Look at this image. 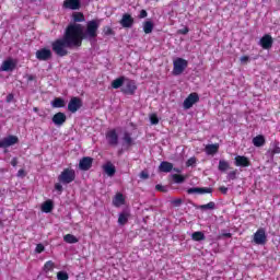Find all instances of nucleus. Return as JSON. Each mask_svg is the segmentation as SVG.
<instances>
[{
  "instance_id": "nucleus-1",
  "label": "nucleus",
  "mask_w": 280,
  "mask_h": 280,
  "mask_svg": "<svg viewBox=\"0 0 280 280\" xmlns=\"http://www.w3.org/2000/svg\"><path fill=\"white\" fill-rule=\"evenodd\" d=\"M74 23H70L62 35L61 38L56 39L51 43L52 51L59 58H65L69 56V50L67 49H79L82 47L83 40H93L97 38V30H100V20H91L86 23V28L78 23H84V13L75 12L72 14Z\"/></svg>"
},
{
  "instance_id": "nucleus-2",
  "label": "nucleus",
  "mask_w": 280,
  "mask_h": 280,
  "mask_svg": "<svg viewBox=\"0 0 280 280\" xmlns=\"http://www.w3.org/2000/svg\"><path fill=\"white\" fill-rule=\"evenodd\" d=\"M59 183L62 185H69L75 180V171L70 168H65L61 174L58 176Z\"/></svg>"
},
{
  "instance_id": "nucleus-3",
  "label": "nucleus",
  "mask_w": 280,
  "mask_h": 280,
  "mask_svg": "<svg viewBox=\"0 0 280 280\" xmlns=\"http://www.w3.org/2000/svg\"><path fill=\"white\" fill-rule=\"evenodd\" d=\"M189 62L183 58H177L173 61V75H182L187 69Z\"/></svg>"
},
{
  "instance_id": "nucleus-4",
  "label": "nucleus",
  "mask_w": 280,
  "mask_h": 280,
  "mask_svg": "<svg viewBox=\"0 0 280 280\" xmlns=\"http://www.w3.org/2000/svg\"><path fill=\"white\" fill-rule=\"evenodd\" d=\"M120 91L121 93H124V95H135L137 91V83L135 82V80L125 79V83L121 86Z\"/></svg>"
},
{
  "instance_id": "nucleus-5",
  "label": "nucleus",
  "mask_w": 280,
  "mask_h": 280,
  "mask_svg": "<svg viewBox=\"0 0 280 280\" xmlns=\"http://www.w3.org/2000/svg\"><path fill=\"white\" fill-rule=\"evenodd\" d=\"M82 106H83L82 98L78 96H73L70 98V102L68 103V110L69 113H78V110H80Z\"/></svg>"
},
{
  "instance_id": "nucleus-6",
  "label": "nucleus",
  "mask_w": 280,
  "mask_h": 280,
  "mask_svg": "<svg viewBox=\"0 0 280 280\" xmlns=\"http://www.w3.org/2000/svg\"><path fill=\"white\" fill-rule=\"evenodd\" d=\"M198 102H200V95L196 92L190 93L184 101L185 110H189V108H191L194 104H198Z\"/></svg>"
},
{
  "instance_id": "nucleus-7",
  "label": "nucleus",
  "mask_w": 280,
  "mask_h": 280,
  "mask_svg": "<svg viewBox=\"0 0 280 280\" xmlns=\"http://www.w3.org/2000/svg\"><path fill=\"white\" fill-rule=\"evenodd\" d=\"M92 167H93V158L83 156L79 161V170H81V172H89V170H91Z\"/></svg>"
},
{
  "instance_id": "nucleus-8",
  "label": "nucleus",
  "mask_w": 280,
  "mask_h": 280,
  "mask_svg": "<svg viewBox=\"0 0 280 280\" xmlns=\"http://www.w3.org/2000/svg\"><path fill=\"white\" fill-rule=\"evenodd\" d=\"M121 27L130 30L135 25V18L130 13H124L121 20L119 21Z\"/></svg>"
},
{
  "instance_id": "nucleus-9",
  "label": "nucleus",
  "mask_w": 280,
  "mask_h": 280,
  "mask_svg": "<svg viewBox=\"0 0 280 280\" xmlns=\"http://www.w3.org/2000/svg\"><path fill=\"white\" fill-rule=\"evenodd\" d=\"M106 139L109 145L117 147L119 145V135L117 130L113 129L106 133Z\"/></svg>"
},
{
  "instance_id": "nucleus-10",
  "label": "nucleus",
  "mask_w": 280,
  "mask_h": 280,
  "mask_svg": "<svg viewBox=\"0 0 280 280\" xmlns=\"http://www.w3.org/2000/svg\"><path fill=\"white\" fill-rule=\"evenodd\" d=\"M15 143H19V137L9 136L0 140V148H10L11 145H15Z\"/></svg>"
},
{
  "instance_id": "nucleus-11",
  "label": "nucleus",
  "mask_w": 280,
  "mask_h": 280,
  "mask_svg": "<svg viewBox=\"0 0 280 280\" xmlns=\"http://www.w3.org/2000/svg\"><path fill=\"white\" fill-rule=\"evenodd\" d=\"M51 50L49 48H42L36 51V58L37 60H51Z\"/></svg>"
},
{
  "instance_id": "nucleus-12",
  "label": "nucleus",
  "mask_w": 280,
  "mask_h": 280,
  "mask_svg": "<svg viewBox=\"0 0 280 280\" xmlns=\"http://www.w3.org/2000/svg\"><path fill=\"white\" fill-rule=\"evenodd\" d=\"M266 240H267L266 230H264V229H259L254 234V242H255V244L264 245V244H266Z\"/></svg>"
},
{
  "instance_id": "nucleus-13",
  "label": "nucleus",
  "mask_w": 280,
  "mask_h": 280,
  "mask_svg": "<svg viewBox=\"0 0 280 280\" xmlns=\"http://www.w3.org/2000/svg\"><path fill=\"white\" fill-rule=\"evenodd\" d=\"M63 8H66V10H80L82 2H80V0H65Z\"/></svg>"
},
{
  "instance_id": "nucleus-14",
  "label": "nucleus",
  "mask_w": 280,
  "mask_h": 280,
  "mask_svg": "<svg viewBox=\"0 0 280 280\" xmlns=\"http://www.w3.org/2000/svg\"><path fill=\"white\" fill-rule=\"evenodd\" d=\"M259 43L262 49H272V44L275 40L272 39V36L266 34L260 38Z\"/></svg>"
},
{
  "instance_id": "nucleus-15",
  "label": "nucleus",
  "mask_w": 280,
  "mask_h": 280,
  "mask_svg": "<svg viewBox=\"0 0 280 280\" xmlns=\"http://www.w3.org/2000/svg\"><path fill=\"white\" fill-rule=\"evenodd\" d=\"M234 163L236 165V167H249L250 165V160H248V158L244 156V155H237L234 159Z\"/></svg>"
},
{
  "instance_id": "nucleus-16",
  "label": "nucleus",
  "mask_w": 280,
  "mask_h": 280,
  "mask_svg": "<svg viewBox=\"0 0 280 280\" xmlns=\"http://www.w3.org/2000/svg\"><path fill=\"white\" fill-rule=\"evenodd\" d=\"M67 121V115L62 112H58L52 116V124L55 126H62Z\"/></svg>"
},
{
  "instance_id": "nucleus-17",
  "label": "nucleus",
  "mask_w": 280,
  "mask_h": 280,
  "mask_svg": "<svg viewBox=\"0 0 280 280\" xmlns=\"http://www.w3.org/2000/svg\"><path fill=\"white\" fill-rule=\"evenodd\" d=\"M129 218H130V211L128 209L124 210L118 214V224L120 226H125V224H128Z\"/></svg>"
},
{
  "instance_id": "nucleus-18",
  "label": "nucleus",
  "mask_w": 280,
  "mask_h": 280,
  "mask_svg": "<svg viewBox=\"0 0 280 280\" xmlns=\"http://www.w3.org/2000/svg\"><path fill=\"white\" fill-rule=\"evenodd\" d=\"M187 194H213V188L192 187L187 189Z\"/></svg>"
},
{
  "instance_id": "nucleus-19",
  "label": "nucleus",
  "mask_w": 280,
  "mask_h": 280,
  "mask_svg": "<svg viewBox=\"0 0 280 280\" xmlns=\"http://www.w3.org/2000/svg\"><path fill=\"white\" fill-rule=\"evenodd\" d=\"M14 69H16V63L14 61L10 60H5L2 62L1 67H0V71H14Z\"/></svg>"
},
{
  "instance_id": "nucleus-20",
  "label": "nucleus",
  "mask_w": 280,
  "mask_h": 280,
  "mask_svg": "<svg viewBox=\"0 0 280 280\" xmlns=\"http://www.w3.org/2000/svg\"><path fill=\"white\" fill-rule=\"evenodd\" d=\"M103 170L107 176L113 177L117 174V168L112 164V162H107L103 165Z\"/></svg>"
},
{
  "instance_id": "nucleus-21",
  "label": "nucleus",
  "mask_w": 280,
  "mask_h": 280,
  "mask_svg": "<svg viewBox=\"0 0 280 280\" xmlns=\"http://www.w3.org/2000/svg\"><path fill=\"white\" fill-rule=\"evenodd\" d=\"M159 170L160 172L168 174V172H172V170H174V164L172 162L163 161L161 162Z\"/></svg>"
},
{
  "instance_id": "nucleus-22",
  "label": "nucleus",
  "mask_w": 280,
  "mask_h": 280,
  "mask_svg": "<svg viewBox=\"0 0 280 280\" xmlns=\"http://www.w3.org/2000/svg\"><path fill=\"white\" fill-rule=\"evenodd\" d=\"M114 207H121V205H126V198H124V194L117 192L113 199Z\"/></svg>"
},
{
  "instance_id": "nucleus-23",
  "label": "nucleus",
  "mask_w": 280,
  "mask_h": 280,
  "mask_svg": "<svg viewBox=\"0 0 280 280\" xmlns=\"http://www.w3.org/2000/svg\"><path fill=\"white\" fill-rule=\"evenodd\" d=\"M206 154L213 155L218 154V151L220 150V144L214 143V144H208L206 145Z\"/></svg>"
},
{
  "instance_id": "nucleus-24",
  "label": "nucleus",
  "mask_w": 280,
  "mask_h": 280,
  "mask_svg": "<svg viewBox=\"0 0 280 280\" xmlns=\"http://www.w3.org/2000/svg\"><path fill=\"white\" fill-rule=\"evenodd\" d=\"M50 105L52 106V108H65L66 106L65 98L56 97L50 102Z\"/></svg>"
},
{
  "instance_id": "nucleus-25",
  "label": "nucleus",
  "mask_w": 280,
  "mask_h": 280,
  "mask_svg": "<svg viewBox=\"0 0 280 280\" xmlns=\"http://www.w3.org/2000/svg\"><path fill=\"white\" fill-rule=\"evenodd\" d=\"M143 27V32L144 34H152V32L154 31V22L152 21H144L142 24Z\"/></svg>"
},
{
  "instance_id": "nucleus-26",
  "label": "nucleus",
  "mask_w": 280,
  "mask_h": 280,
  "mask_svg": "<svg viewBox=\"0 0 280 280\" xmlns=\"http://www.w3.org/2000/svg\"><path fill=\"white\" fill-rule=\"evenodd\" d=\"M43 213H51L54 211V201L47 200L42 205Z\"/></svg>"
},
{
  "instance_id": "nucleus-27",
  "label": "nucleus",
  "mask_w": 280,
  "mask_h": 280,
  "mask_svg": "<svg viewBox=\"0 0 280 280\" xmlns=\"http://www.w3.org/2000/svg\"><path fill=\"white\" fill-rule=\"evenodd\" d=\"M253 143L256 148H261L262 145H266V138L262 135L256 136L253 139Z\"/></svg>"
},
{
  "instance_id": "nucleus-28",
  "label": "nucleus",
  "mask_w": 280,
  "mask_h": 280,
  "mask_svg": "<svg viewBox=\"0 0 280 280\" xmlns=\"http://www.w3.org/2000/svg\"><path fill=\"white\" fill-rule=\"evenodd\" d=\"M126 82V77H119L116 80L112 81V89H121Z\"/></svg>"
},
{
  "instance_id": "nucleus-29",
  "label": "nucleus",
  "mask_w": 280,
  "mask_h": 280,
  "mask_svg": "<svg viewBox=\"0 0 280 280\" xmlns=\"http://www.w3.org/2000/svg\"><path fill=\"white\" fill-rule=\"evenodd\" d=\"M273 150H268L267 154H270V156H275V154H280V147H279V141L275 140L271 143Z\"/></svg>"
},
{
  "instance_id": "nucleus-30",
  "label": "nucleus",
  "mask_w": 280,
  "mask_h": 280,
  "mask_svg": "<svg viewBox=\"0 0 280 280\" xmlns=\"http://www.w3.org/2000/svg\"><path fill=\"white\" fill-rule=\"evenodd\" d=\"M196 209H201V211H207V209H209L210 211H213V209H215V202L210 201L206 205L196 206Z\"/></svg>"
},
{
  "instance_id": "nucleus-31",
  "label": "nucleus",
  "mask_w": 280,
  "mask_h": 280,
  "mask_svg": "<svg viewBox=\"0 0 280 280\" xmlns=\"http://www.w3.org/2000/svg\"><path fill=\"white\" fill-rule=\"evenodd\" d=\"M63 242L67 244H78L79 240L73 234H67L63 236Z\"/></svg>"
},
{
  "instance_id": "nucleus-32",
  "label": "nucleus",
  "mask_w": 280,
  "mask_h": 280,
  "mask_svg": "<svg viewBox=\"0 0 280 280\" xmlns=\"http://www.w3.org/2000/svg\"><path fill=\"white\" fill-rule=\"evenodd\" d=\"M229 167H231L229 162H226L225 160L219 161V166H218L219 172H226V170H229Z\"/></svg>"
},
{
  "instance_id": "nucleus-33",
  "label": "nucleus",
  "mask_w": 280,
  "mask_h": 280,
  "mask_svg": "<svg viewBox=\"0 0 280 280\" xmlns=\"http://www.w3.org/2000/svg\"><path fill=\"white\" fill-rule=\"evenodd\" d=\"M171 178L173 182H175L177 185H180L182 183L185 182V176L178 175V174H172Z\"/></svg>"
},
{
  "instance_id": "nucleus-34",
  "label": "nucleus",
  "mask_w": 280,
  "mask_h": 280,
  "mask_svg": "<svg viewBox=\"0 0 280 280\" xmlns=\"http://www.w3.org/2000/svg\"><path fill=\"white\" fill-rule=\"evenodd\" d=\"M191 238L195 241V242H202L205 240V233L202 232H194L191 234Z\"/></svg>"
},
{
  "instance_id": "nucleus-35",
  "label": "nucleus",
  "mask_w": 280,
  "mask_h": 280,
  "mask_svg": "<svg viewBox=\"0 0 280 280\" xmlns=\"http://www.w3.org/2000/svg\"><path fill=\"white\" fill-rule=\"evenodd\" d=\"M122 141H125V143H127L128 145H132V137L130 136V132H125L124 137H122Z\"/></svg>"
},
{
  "instance_id": "nucleus-36",
  "label": "nucleus",
  "mask_w": 280,
  "mask_h": 280,
  "mask_svg": "<svg viewBox=\"0 0 280 280\" xmlns=\"http://www.w3.org/2000/svg\"><path fill=\"white\" fill-rule=\"evenodd\" d=\"M103 34H105V36H115V31L110 28V26H105L103 28Z\"/></svg>"
},
{
  "instance_id": "nucleus-37",
  "label": "nucleus",
  "mask_w": 280,
  "mask_h": 280,
  "mask_svg": "<svg viewBox=\"0 0 280 280\" xmlns=\"http://www.w3.org/2000/svg\"><path fill=\"white\" fill-rule=\"evenodd\" d=\"M54 261L49 260L44 265V272H49L50 270H54Z\"/></svg>"
},
{
  "instance_id": "nucleus-38",
  "label": "nucleus",
  "mask_w": 280,
  "mask_h": 280,
  "mask_svg": "<svg viewBox=\"0 0 280 280\" xmlns=\"http://www.w3.org/2000/svg\"><path fill=\"white\" fill-rule=\"evenodd\" d=\"M57 279L58 280H69V273H67V271H59L57 273Z\"/></svg>"
},
{
  "instance_id": "nucleus-39",
  "label": "nucleus",
  "mask_w": 280,
  "mask_h": 280,
  "mask_svg": "<svg viewBox=\"0 0 280 280\" xmlns=\"http://www.w3.org/2000/svg\"><path fill=\"white\" fill-rule=\"evenodd\" d=\"M149 118L152 126H156L159 124V116L156 114H151Z\"/></svg>"
},
{
  "instance_id": "nucleus-40",
  "label": "nucleus",
  "mask_w": 280,
  "mask_h": 280,
  "mask_svg": "<svg viewBox=\"0 0 280 280\" xmlns=\"http://www.w3.org/2000/svg\"><path fill=\"white\" fill-rule=\"evenodd\" d=\"M237 179V170L232 171L228 174V180H236Z\"/></svg>"
},
{
  "instance_id": "nucleus-41",
  "label": "nucleus",
  "mask_w": 280,
  "mask_h": 280,
  "mask_svg": "<svg viewBox=\"0 0 280 280\" xmlns=\"http://www.w3.org/2000/svg\"><path fill=\"white\" fill-rule=\"evenodd\" d=\"M139 177L141 178V180H148V178H150V174L148 173V170L140 172Z\"/></svg>"
},
{
  "instance_id": "nucleus-42",
  "label": "nucleus",
  "mask_w": 280,
  "mask_h": 280,
  "mask_svg": "<svg viewBox=\"0 0 280 280\" xmlns=\"http://www.w3.org/2000/svg\"><path fill=\"white\" fill-rule=\"evenodd\" d=\"M196 165V156H192L187 160L186 167H194Z\"/></svg>"
},
{
  "instance_id": "nucleus-43",
  "label": "nucleus",
  "mask_w": 280,
  "mask_h": 280,
  "mask_svg": "<svg viewBox=\"0 0 280 280\" xmlns=\"http://www.w3.org/2000/svg\"><path fill=\"white\" fill-rule=\"evenodd\" d=\"M45 252V245L43 244H37L36 248H35V253L40 254Z\"/></svg>"
},
{
  "instance_id": "nucleus-44",
  "label": "nucleus",
  "mask_w": 280,
  "mask_h": 280,
  "mask_svg": "<svg viewBox=\"0 0 280 280\" xmlns=\"http://www.w3.org/2000/svg\"><path fill=\"white\" fill-rule=\"evenodd\" d=\"M155 189H156L158 191H162L163 194H165V192L167 191V187H165V186H163V185H161V184H158V185L155 186Z\"/></svg>"
},
{
  "instance_id": "nucleus-45",
  "label": "nucleus",
  "mask_w": 280,
  "mask_h": 280,
  "mask_svg": "<svg viewBox=\"0 0 280 280\" xmlns=\"http://www.w3.org/2000/svg\"><path fill=\"white\" fill-rule=\"evenodd\" d=\"M177 34H182L183 36L189 34V27L185 26L184 28L178 30Z\"/></svg>"
},
{
  "instance_id": "nucleus-46",
  "label": "nucleus",
  "mask_w": 280,
  "mask_h": 280,
  "mask_svg": "<svg viewBox=\"0 0 280 280\" xmlns=\"http://www.w3.org/2000/svg\"><path fill=\"white\" fill-rule=\"evenodd\" d=\"M148 16V11L145 9H142L138 15V19H145Z\"/></svg>"
},
{
  "instance_id": "nucleus-47",
  "label": "nucleus",
  "mask_w": 280,
  "mask_h": 280,
  "mask_svg": "<svg viewBox=\"0 0 280 280\" xmlns=\"http://www.w3.org/2000/svg\"><path fill=\"white\" fill-rule=\"evenodd\" d=\"M10 102H14V94L10 93L7 95L5 103L10 104Z\"/></svg>"
},
{
  "instance_id": "nucleus-48",
  "label": "nucleus",
  "mask_w": 280,
  "mask_h": 280,
  "mask_svg": "<svg viewBox=\"0 0 280 280\" xmlns=\"http://www.w3.org/2000/svg\"><path fill=\"white\" fill-rule=\"evenodd\" d=\"M219 191H221V194H223L224 196H226V194H229V188L225 186H221L219 187Z\"/></svg>"
},
{
  "instance_id": "nucleus-49",
  "label": "nucleus",
  "mask_w": 280,
  "mask_h": 280,
  "mask_svg": "<svg viewBox=\"0 0 280 280\" xmlns=\"http://www.w3.org/2000/svg\"><path fill=\"white\" fill-rule=\"evenodd\" d=\"M172 205H174L175 207H180V205H183V199H174L172 201Z\"/></svg>"
},
{
  "instance_id": "nucleus-50",
  "label": "nucleus",
  "mask_w": 280,
  "mask_h": 280,
  "mask_svg": "<svg viewBox=\"0 0 280 280\" xmlns=\"http://www.w3.org/2000/svg\"><path fill=\"white\" fill-rule=\"evenodd\" d=\"M55 189L59 191V194H62V185L60 183L55 184Z\"/></svg>"
},
{
  "instance_id": "nucleus-51",
  "label": "nucleus",
  "mask_w": 280,
  "mask_h": 280,
  "mask_svg": "<svg viewBox=\"0 0 280 280\" xmlns=\"http://www.w3.org/2000/svg\"><path fill=\"white\" fill-rule=\"evenodd\" d=\"M222 237H233V234H231V233H221V234L218 236L219 240L222 238Z\"/></svg>"
},
{
  "instance_id": "nucleus-52",
  "label": "nucleus",
  "mask_w": 280,
  "mask_h": 280,
  "mask_svg": "<svg viewBox=\"0 0 280 280\" xmlns=\"http://www.w3.org/2000/svg\"><path fill=\"white\" fill-rule=\"evenodd\" d=\"M11 165L13 167H16V165H19V160L16 158H13L12 161H11Z\"/></svg>"
},
{
  "instance_id": "nucleus-53",
  "label": "nucleus",
  "mask_w": 280,
  "mask_h": 280,
  "mask_svg": "<svg viewBox=\"0 0 280 280\" xmlns=\"http://www.w3.org/2000/svg\"><path fill=\"white\" fill-rule=\"evenodd\" d=\"M248 60H250V57L248 56L241 57V62H248Z\"/></svg>"
},
{
  "instance_id": "nucleus-54",
  "label": "nucleus",
  "mask_w": 280,
  "mask_h": 280,
  "mask_svg": "<svg viewBox=\"0 0 280 280\" xmlns=\"http://www.w3.org/2000/svg\"><path fill=\"white\" fill-rule=\"evenodd\" d=\"M33 80H36V77H35V75H32V74H28V75H27V81H28V82H33Z\"/></svg>"
},
{
  "instance_id": "nucleus-55",
  "label": "nucleus",
  "mask_w": 280,
  "mask_h": 280,
  "mask_svg": "<svg viewBox=\"0 0 280 280\" xmlns=\"http://www.w3.org/2000/svg\"><path fill=\"white\" fill-rule=\"evenodd\" d=\"M18 176H25V170H20L18 172Z\"/></svg>"
},
{
  "instance_id": "nucleus-56",
  "label": "nucleus",
  "mask_w": 280,
  "mask_h": 280,
  "mask_svg": "<svg viewBox=\"0 0 280 280\" xmlns=\"http://www.w3.org/2000/svg\"><path fill=\"white\" fill-rule=\"evenodd\" d=\"M173 171L176 172L177 174H180V172H183V170H180V168H174V167H173Z\"/></svg>"
},
{
  "instance_id": "nucleus-57",
  "label": "nucleus",
  "mask_w": 280,
  "mask_h": 280,
  "mask_svg": "<svg viewBox=\"0 0 280 280\" xmlns=\"http://www.w3.org/2000/svg\"><path fill=\"white\" fill-rule=\"evenodd\" d=\"M3 226L5 225L3 224V221L0 219V229H3Z\"/></svg>"
},
{
  "instance_id": "nucleus-58",
  "label": "nucleus",
  "mask_w": 280,
  "mask_h": 280,
  "mask_svg": "<svg viewBox=\"0 0 280 280\" xmlns=\"http://www.w3.org/2000/svg\"><path fill=\"white\" fill-rule=\"evenodd\" d=\"M34 113H38V107L33 108Z\"/></svg>"
}]
</instances>
